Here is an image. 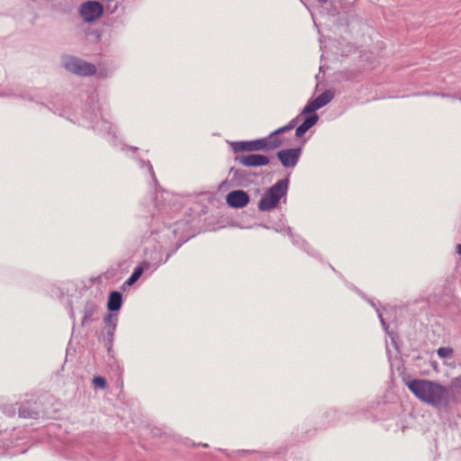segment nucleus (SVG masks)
Instances as JSON below:
<instances>
[{
    "label": "nucleus",
    "mask_w": 461,
    "mask_h": 461,
    "mask_svg": "<svg viewBox=\"0 0 461 461\" xmlns=\"http://www.w3.org/2000/svg\"><path fill=\"white\" fill-rule=\"evenodd\" d=\"M121 308V294L118 292H113L109 294L108 299V310L111 312H116Z\"/></svg>",
    "instance_id": "obj_11"
},
{
    "label": "nucleus",
    "mask_w": 461,
    "mask_h": 461,
    "mask_svg": "<svg viewBox=\"0 0 461 461\" xmlns=\"http://www.w3.org/2000/svg\"><path fill=\"white\" fill-rule=\"evenodd\" d=\"M301 156L300 149H282L277 152V158L285 167H294Z\"/></svg>",
    "instance_id": "obj_6"
},
{
    "label": "nucleus",
    "mask_w": 461,
    "mask_h": 461,
    "mask_svg": "<svg viewBox=\"0 0 461 461\" xmlns=\"http://www.w3.org/2000/svg\"><path fill=\"white\" fill-rule=\"evenodd\" d=\"M239 164L243 167H256L268 164V158L265 155L252 154L238 158Z\"/></svg>",
    "instance_id": "obj_8"
},
{
    "label": "nucleus",
    "mask_w": 461,
    "mask_h": 461,
    "mask_svg": "<svg viewBox=\"0 0 461 461\" xmlns=\"http://www.w3.org/2000/svg\"><path fill=\"white\" fill-rule=\"evenodd\" d=\"M456 252L461 256V244L456 245Z\"/></svg>",
    "instance_id": "obj_18"
},
{
    "label": "nucleus",
    "mask_w": 461,
    "mask_h": 461,
    "mask_svg": "<svg viewBox=\"0 0 461 461\" xmlns=\"http://www.w3.org/2000/svg\"><path fill=\"white\" fill-rule=\"evenodd\" d=\"M286 192V182L285 180H279L272 185L259 200L258 209L261 212L271 211L276 208L280 201L281 197L285 194Z\"/></svg>",
    "instance_id": "obj_2"
},
{
    "label": "nucleus",
    "mask_w": 461,
    "mask_h": 461,
    "mask_svg": "<svg viewBox=\"0 0 461 461\" xmlns=\"http://www.w3.org/2000/svg\"><path fill=\"white\" fill-rule=\"evenodd\" d=\"M141 274H143V268H141L140 267H136L134 272H132L131 276H130V278L127 279L124 285L128 286L132 285L133 284H135L136 281H138Z\"/></svg>",
    "instance_id": "obj_13"
},
{
    "label": "nucleus",
    "mask_w": 461,
    "mask_h": 461,
    "mask_svg": "<svg viewBox=\"0 0 461 461\" xmlns=\"http://www.w3.org/2000/svg\"><path fill=\"white\" fill-rule=\"evenodd\" d=\"M81 18L86 23H94L104 14V5L97 1H86L80 5Z\"/></svg>",
    "instance_id": "obj_3"
},
{
    "label": "nucleus",
    "mask_w": 461,
    "mask_h": 461,
    "mask_svg": "<svg viewBox=\"0 0 461 461\" xmlns=\"http://www.w3.org/2000/svg\"><path fill=\"white\" fill-rule=\"evenodd\" d=\"M65 68L81 77H88L95 74V67L90 63L77 59H69L65 63Z\"/></svg>",
    "instance_id": "obj_4"
},
{
    "label": "nucleus",
    "mask_w": 461,
    "mask_h": 461,
    "mask_svg": "<svg viewBox=\"0 0 461 461\" xmlns=\"http://www.w3.org/2000/svg\"><path fill=\"white\" fill-rule=\"evenodd\" d=\"M452 354L451 348H438V356L440 357V358H447Z\"/></svg>",
    "instance_id": "obj_17"
},
{
    "label": "nucleus",
    "mask_w": 461,
    "mask_h": 461,
    "mask_svg": "<svg viewBox=\"0 0 461 461\" xmlns=\"http://www.w3.org/2000/svg\"><path fill=\"white\" fill-rule=\"evenodd\" d=\"M404 384L418 400L433 408H446L448 406L449 390L439 384L429 380L415 379L404 380Z\"/></svg>",
    "instance_id": "obj_1"
},
{
    "label": "nucleus",
    "mask_w": 461,
    "mask_h": 461,
    "mask_svg": "<svg viewBox=\"0 0 461 461\" xmlns=\"http://www.w3.org/2000/svg\"><path fill=\"white\" fill-rule=\"evenodd\" d=\"M257 140L264 142L267 147V150H274L280 147L281 143H283L281 139L278 137V134L274 133H270L267 138Z\"/></svg>",
    "instance_id": "obj_10"
},
{
    "label": "nucleus",
    "mask_w": 461,
    "mask_h": 461,
    "mask_svg": "<svg viewBox=\"0 0 461 461\" xmlns=\"http://www.w3.org/2000/svg\"><path fill=\"white\" fill-rule=\"evenodd\" d=\"M318 1L321 3H323V4L327 2V0H318Z\"/></svg>",
    "instance_id": "obj_19"
},
{
    "label": "nucleus",
    "mask_w": 461,
    "mask_h": 461,
    "mask_svg": "<svg viewBox=\"0 0 461 461\" xmlns=\"http://www.w3.org/2000/svg\"><path fill=\"white\" fill-rule=\"evenodd\" d=\"M93 384L100 389H106V380L102 376H94Z\"/></svg>",
    "instance_id": "obj_15"
},
{
    "label": "nucleus",
    "mask_w": 461,
    "mask_h": 461,
    "mask_svg": "<svg viewBox=\"0 0 461 461\" xmlns=\"http://www.w3.org/2000/svg\"><path fill=\"white\" fill-rule=\"evenodd\" d=\"M249 202V196L242 190H232L226 195V203L232 208H244Z\"/></svg>",
    "instance_id": "obj_5"
},
{
    "label": "nucleus",
    "mask_w": 461,
    "mask_h": 461,
    "mask_svg": "<svg viewBox=\"0 0 461 461\" xmlns=\"http://www.w3.org/2000/svg\"><path fill=\"white\" fill-rule=\"evenodd\" d=\"M294 127V120L290 122V123H288L287 125L275 131L274 132H272V134L280 135L281 133L287 132V131L293 130Z\"/></svg>",
    "instance_id": "obj_16"
},
{
    "label": "nucleus",
    "mask_w": 461,
    "mask_h": 461,
    "mask_svg": "<svg viewBox=\"0 0 461 461\" xmlns=\"http://www.w3.org/2000/svg\"><path fill=\"white\" fill-rule=\"evenodd\" d=\"M319 117L315 113L306 117L305 120H303V122L297 127V130H295V136L302 137L307 131H309V129L317 123Z\"/></svg>",
    "instance_id": "obj_9"
},
{
    "label": "nucleus",
    "mask_w": 461,
    "mask_h": 461,
    "mask_svg": "<svg viewBox=\"0 0 461 461\" xmlns=\"http://www.w3.org/2000/svg\"><path fill=\"white\" fill-rule=\"evenodd\" d=\"M333 98V94L330 90H326L321 94L317 98L312 100L311 103L327 105Z\"/></svg>",
    "instance_id": "obj_12"
},
{
    "label": "nucleus",
    "mask_w": 461,
    "mask_h": 461,
    "mask_svg": "<svg viewBox=\"0 0 461 461\" xmlns=\"http://www.w3.org/2000/svg\"><path fill=\"white\" fill-rule=\"evenodd\" d=\"M323 106L325 105L309 102L308 104H306L305 107H303V113H312L317 110L322 108Z\"/></svg>",
    "instance_id": "obj_14"
},
{
    "label": "nucleus",
    "mask_w": 461,
    "mask_h": 461,
    "mask_svg": "<svg viewBox=\"0 0 461 461\" xmlns=\"http://www.w3.org/2000/svg\"><path fill=\"white\" fill-rule=\"evenodd\" d=\"M232 149L235 152H254L258 150H267L266 144L258 140L252 141L233 142Z\"/></svg>",
    "instance_id": "obj_7"
}]
</instances>
